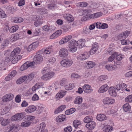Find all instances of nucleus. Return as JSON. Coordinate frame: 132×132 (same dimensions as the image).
<instances>
[{
    "instance_id": "obj_1",
    "label": "nucleus",
    "mask_w": 132,
    "mask_h": 132,
    "mask_svg": "<svg viewBox=\"0 0 132 132\" xmlns=\"http://www.w3.org/2000/svg\"><path fill=\"white\" fill-rule=\"evenodd\" d=\"M25 114V112L17 113L12 116L11 119L13 121H20L24 117Z\"/></svg>"
},
{
    "instance_id": "obj_2",
    "label": "nucleus",
    "mask_w": 132,
    "mask_h": 132,
    "mask_svg": "<svg viewBox=\"0 0 132 132\" xmlns=\"http://www.w3.org/2000/svg\"><path fill=\"white\" fill-rule=\"evenodd\" d=\"M68 50L71 52H74L77 50L76 45L75 44V40H71L68 43Z\"/></svg>"
},
{
    "instance_id": "obj_3",
    "label": "nucleus",
    "mask_w": 132,
    "mask_h": 132,
    "mask_svg": "<svg viewBox=\"0 0 132 132\" xmlns=\"http://www.w3.org/2000/svg\"><path fill=\"white\" fill-rule=\"evenodd\" d=\"M55 73L53 72H49L44 74L41 77V78L44 80H50L54 76Z\"/></svg>"
},
{
    "instance_id": "obj_4",
    "label": "nucleus",
    "mask_w": 132,
    "mask_h": 132,
    "mask_svg": "<svg viewBox=\"0 0 132 132\" xmlns=\"http://www.w3.org/2000/svg\"><path fill=\"white\" fill-rule=\"evenodd\" d=\"M14 95L10 93L6 94L2 97V101L4 102L10 101L13 98Z\"/></svg>"
},
{
    "instance_id": "obj_5",
    "label": "nucleus",
    "mask_w": 132,
    "mask_h": 132,
    "mask_svg": "<svg viewBox=\"0 0 132 132\" xmlns=\"http://www.w3.org/2000/svg\"><path fill=\"white\" fill-rule=\"evenodd\" d=\"M43 60V58L42 56L40 54H38L35 55L33 59V62L36 64L40 63Z\"/></svg>"
},
{
    "instance_id": "obj_6",
    "label": "nucleus",
    "mask_w": 132,
    "mask_h": 132,
    "mask_svg": "<svg viewBox=\"0 0 132 132\" xmlns=\"http://www.w3.org/2000/svg\"><path fill=\"white\" fill-rule=\"evenodd\" d=\"M89 56V52H85L84 53L79 55L78 59L80 60H84L87 59Z\"/></svg>"
},
{
    "instance_id": "obj_7",
    "label": "nucleus",
    "mask_w": 132,
    "mask_h": 132,
    "mask_svg": "<svg viewBox=\"0 0 132 132\" xmlns=\"http://www.w3.org/2000/svg\"><path fill=\"white\" fill-rule=\"evenodd\" d=\"M115 100L113 98L109 97L105 98L103 100L104 104H111L114 103Z\"/></svg>"
},
{
    "instance_id": "obj_8",
    "label": "nucleus",
    "mask_w": 132,
    "mask_h": 132,
    "mask_svg": "<svg viewBox=\"0 0 132 132\" xmlns=\"http://www.w3.org/2000/svg\"><path fill=\"white\" fill-rule=\"evenodd\" d=\"M68 55V50L65 48L61 49L59 51V55L61 57H66Z\"/></svg>"
},
{
    "instance_id": "obj_9",
    "label": "nucleus",
    "mask_w": 132,
    "mask_h": 132,
    "mask_svg": "<svg viewBox=\"0 0 132 132\" xmlns=\"http://www.w3.org/2000/svg\"><path fill=\"white\" fill-rule=\"evenodd\" d=\"M98 48V43H95L93 44L92 48L89 51L90 54H93L96 51Z\"/></svg>"
},
{
    "instance_id": "obj_10",
    "label": "nucleus",
    "mask_w": 132,
    "mask_h": 132,
    "mask_svg": "<svg viewBox=\"0 0 132 132\" xmlns=\"http://www.w3.org/2000/svg\"><path fill=\"white\" fill-rule=\"evenodd\" d=\"M130 32L128 31H126L119 35L118 36V39L119 40H121L125 39L129 34Z\"/></svg>"
},
{
    "instance_id": "obj_11",
    "label": "nucleus",
    "mask_w": 132,
    "mask_h": 132,
    "mask_svg": "<svg viewBox=\"0 0 132 132\" xmlns=\"http://www.w3.org/2000/svg\"><path fill=\"white\" fill-rule=\"evenodd\" d=\"M84 91L86 93H91L93 89L91 88L90 85L87 84H85L82 86Z\"/></svg>"
},
{
    "instance_id": "obj_12",
    "label": "nucleus",
    "mask_w": 132,
    "mask_h": 132,
    "mask_svg": "<svg viewBox=\"0 0 132 132\" xmlns=\"http://www.w3.org/2000/svg\"><path fill=\"white\" fill-rule=\"evenodd\" d=\"M44 52L46 54H49L52 53L53 52L52 46H50L47 47L45 50H42L39 51L40 54H42V52Z\"/></svg>"
},
{
    "instance_id": "obj_13",
    "label": "nucleus",
    "mask_w": 132,
    "mask_h": 132,
    "mask_svg": "<svg viewBox=\"0 0 132 132\" xmlns=\"http://www.w3.org/2000/svg\"><path fill=\"white\" fill-rule=\"evenodd\" d=\"M38 45V42H36L32 43L28 47L27 50L29 51H31L36 48Z\"/></svg>"
},
{
    "instance_id": "obj_14",
    "label": "nucleus",
    "mask_w": 132,
    "mask_h": 132,
    "mask_svg": "<svg viewBox=\"0 0 132 132\" xmlns=\"http://www.w3.org/2000/svg\"><path fill=\"white\" fill-rule=\"evenodd\" d=\"M19 125H18L11 124L10 127L9 131H12V132H16L19 130L18 127Z\"/></svg>"
},
{
    "instance_id": "obj_15",
    "label": "nucleus",
    "mask_w": 132,
    "mask_h": 132,
    "mask_svg": "<svg viewBox=\"0 0 132 132\" xmlns=\"http://www.w3.org/2000/svg\"><path fill=\"white\" fill-rule=\"evenodd\" d=\"M115 90V88L113 87H111L109 89V94L113 97H115L117 95V94Z\"/></svg>"
},
{
    "instance_id": "obj_16",
    "label": "nucleus",
    "mask_w": 132,
    "mask_h": 132,
    "mask_svg": "<svg viewBox=\"0 0 132 132\" xmlns=\"http://www.w3.org/2000/svg\"><path fill=\"white\" fill-rule=\"evenodd\" d=\"M55 29V27L54 26H51L48 27L47 25H45L43 26L42 29L44 31L49 32H52Z\"/></svg>"
},
{
    "instance_id": "obj_17",
    "label": "nucleus",
    "mask_w": 132,
    "mask_h": 132,
    "mask_svg": "<svg viewBox=\"0 0 132 132\" xmlns=\"http://www.w3.org/2000/svg\"><path fill=\"white\" fill-rule=\"evenodd\" d=\"M21 51V49L20 48L17 47L15 48L11 53V56L14 57V56L20 53Z\"/></svg>"
},
{
    "instance_id": "obj_18",
    "label": "nucleus",
    "mask_w": 132,
    "mask_h": 132,
    "mask_svg": "<svg viewBox=\"0 0 132 132\" xmlns=\"http://www.w3.org/2000/svg\"><path fill=\"white\" fill-rule=\"evenodd\" d=\"M72 37V36L71 35H69L66 36L64 38L62 39L59 42V44L61 45L65 44L71 39Z\"/></svg>"
},
{
    "instance_id": "obj_19",
    "label": "nucleus",
    "mask_w": 132,
    "mask_h": 132,
    "mask_svg": "<svg viewBox=\"0 0 132 132\" xmlns=\"http://www.w3.org/2000/svg\"><path fill=\"white\" fill-rule=\"evenodd\" d=\"M109 88L108 85L106 84L101 86L98 90V92L100 93H103L107 90Z\"/></svg>"
},
{
    "instance_id": "obj_20",
    "label": "nucleus",
    "mask_w": 132,
    "mask_h": 132,
    "mask_svg": "<svg viewBox=\"0 0 132 132\" xmlns=\"http://www.w3.org/2000/svg\"><path fill=\"white\" fill-rule=\"evenodd\" d=\"M61 33V30H58L53 33L50 37V38L51 39H53L59 36Z\"/></svg>"
},
{
    "instance_id": "obj_21",
    "label": "nucleus",
    "mask_w": 132,
    "mask_h": 132,
    "mask_svg": "<svg viewBox=\"0 0 132 132\" xmlns=\"http://www.w3.org/2000/svg\"><path fill=\"white\" fill-rule=\"evenodd\" d=\"M86 127L88 129L92 130L93 129L95 126V123L93 121H91L86 125Z\"/></svg>"
},
{
    "instance_id": "obj_22",
    "label": "nucleus",
    "mask_w": 132,
    "mask_h": 132,
    "mask_svg": "<svg viewBox=\"0 0 132 132\" xmlns=\"http://www.w3.org/2000/svg\"><path fill=\"white\" fill-rule=\"evenodd\" d=\"M64 17L67 21L69 22H72L74 20L73 17L70 14H64Z\"/></svg>"
},
{
    "instance_id": "obj_23",
    "label": "nucleus",
    "mask_w": 132,
    "mask_h": 132,
    "mask_svg": "<svg viewBox=\"0 0 132 132\" xmlns=\"http://www.w3.org/2000/svg\"><path fill=\"white\" fill-rule=\"evenodd\" d=\"M106 116L103 114H98L96 117L97 120L101 121L106 120Z\"/></svg>"
},
{
    "instance_id": "obj_24",
    "label": "nucleus",
    "mask_w": 132,
    "mask_h": 132,
    "mask_svg": "<svg viewBox=\"0 0 132 132\" xmlns=\"http://www.w3.org/2000/svg\"><path fill=\"white\" fill-rule=\"evenodd\" d=\"M102 15V13L100 12H98L91 14L89 15V17L91 19H95L98 18L101 16Z\"/></svg>"
},
{
    "instance_id": "obj_25",
    "label": "nucleus",
    "mask_w": 132,
    "mask_h": 132,
    "mask_svg": "<svg viewBox=\"0 0 132 132\" xmlns=\"http://www.w3.org/2000/svg\"><path fill=\"white\" fill-rule=\"evenodd\" d=\"M66 91L61 90L60 92L57 93L55 97L57 100L62 98L66 94Z\"/></svg>"
},
{
    "instance_id": "obj_26",
    "label": "nucleus",
    "mask_w": 132,
    "mask_h": 132,
    "mask_svg": "<svg viewBox=\"0 0 132 132\" xmlns=\"http://www.w3.org/2000/svg\"><path fill=\"white\" fill-rule=\"evenodd\" d=\"M66 118L64 115L62 114L57 116L56 118V120L57 122H60L63 121Z\"/></svg>"
},
{
    "instance_id": "obj_27",
    "label": "nucleus",
    "mask_w": 132,
    "mask_h": 132,
    "mask_svg": "<svg viewBox=\"0 0 132 132\" xmlns=\"http://www.w3.org/2000/svg\"><path fill=\"white\" fill-rule=\"evenodd\" d=\"M36 110V107L34 105L30 106L26 109V112L29 113H31L34 111Z\"/></svg>"
},
{
    "instance_id": "obj_28",
    "label": "nucleus",
    "mask_w": 132,
    "mask_h": 132,
    "mask_svg": "<svg viewBox=\"0 0 132 132\" xmlns=\"http://www.w3.org/2000/svg\"><path fill=\"white\" fill-rule=\"evenodd\" d=\"M75 44L77 46L80 48H82L85 45V42L84 41L82 40H79L77 42L75 41Z\"/></svg>"
},
{
    "instance_id": "obj_29",
    "label": "nucleus",
    "mask_w": 132,
    "mask_h": 132,
    "mask_svg": "<svg viewBox=\"0 0 132 132\" xmlns=\"http://www.w3.org/2000/svg\"><path fill=\"white\" fill-rule=\"evenodd\" d=\"M113 129V127L109 125L104 126L102 129L105 132H111Z\"/></svg>"
},
{
    "instance_id": "obj_30",
    "label": "nucleus",
    "mask_w": 132,
    "mask_h": 132,
    "mask_svg": "<svg viewBox=\"0 0 132 132\" xmlns=\"http://www.w3.org/2000/svg\"><path fill=\"white\" fill-rule=\"evenodd\" d=\"M95 65V63L93 61H87L86 62V66L87 68L93 67Z\"/></svg>"
},
{
    "instance_id": "obj_31",
    "label": "nucleus",
    "mask_w": 132,
    "mask_h": 132,
    "mask_svg": "<svg viewBox=\"0 0 132 132\" xmlns=\"http://www.w3.org/2000/svg\"><path fill=\"white\" fill-rule=\"evenodd\" d=\"M27 76H24L20 77L16 81L18 84H20L23 82L26 79Z\"/></svg>"
},
{
    "instance_id": "obj_32",
    "label": "nucleus",
    "mask_w": 132,
    "mask_h": 132,
    "mask_svg": "<svg viewBox=\"0 0 132 132\" xmlns=\"http://www.w3.org/2000/svg\"><path fill=\"white\" fill-rule=\"evenodd\" d=\"M66 108L65 105H62L59 106L54 112L55 113L57 114L64 110Z\"/></svg>"
},
{
    "instance_id": "obj_33",
    "label": "nucleus",
    "mask_w": 132,
    "mask_h": 132,
    "mask_svg": "<svg viewBox=\"0 0 132 132\" xmlns=\"http://www.w3.org/2000/svg\"><path fill=\"white\" fill-rule=\"evenodd\" d=\"M35 74L33 73H31L29 74L27 76L26 81L27 82H29L32 80L34 78Z\"/></svg>"
},
{
    "instance_id": "obj_34",
    "label": "nucleus",
    "mask_w": 132,
    "mask_h": 132,
    "mask_svg": "<svg viewBox=\"0 0 132 132\" xmlns=\"http://www.w3.org/2000/svg\"><path fill=\"white\" fill-rule=\"evenodd\" d=\"M22 58L21 56L20 55H16L15 58L12 60V62L13 64H15L17 63L18 61L19 60Z\"/></svg>"
},
{
    "instance_id": "obj_35",
    "label": "nucleus",
    "mask_w": 132,
    "mask_h": 132,
    "mask_svg": "<svg viewBox=\"0 0 132 132\" xmlns=\"http://www.w3.org/2000/svg\"><path fill=\"white\" fill-rule=\"evenodd\" d=\"M82 100L81 97L78 96L75 99L74 103L76 104H80L82 102Z\"/></svg>"
},
{
    "instance_id": "obj_36",
    "label": "nucleus",
    "mask_w": 132,
    "mask_h": 132,
    "mask_svg": "<svg viewBox=\"0 0 132 132\" xmlns=\"http://www.w3.org/2000/svg\"><path fill=\"white\" fill-rule=\"evenodd\" d=\"M93 119V117L90 116H86L84 119V121L85 123H88L89 122L92 121Z\"/></svg>"
},
{
    "instance_id": "obj_37",
    "label": "nucleus",
    "mask_w": 132,
    "mask_h": 132,
    "mask_svg": "<svg viewBox=\"0 0 132 132\" xmlns=\"http://www.w3.org/2000/svg\"><path fill=\"white\" fill-rule=\"evenodd\" d=\"M117 55V53L116 52L113 53L108 58V61L109 62H111L113 61L114 60L115 57Z\"/></svg>"
},
{
    "instance_id": "obj_38",
    "label": "nucleus",
    "mask_w": 132,
    "mask_h": 132,
    "mask_svg": "<svg viewBox=\"0 0 132 132\" xmlns=\"http://www.w3.org/2000/svg\"><path fill=\"white\" fill-rule=\"evenodd\" d=\"M0 122H1V125L3 126H4L7 125L9 123V121L7 119L3 120V119L0 118Z\"/></svg>"
},
{
    "instance_id": "obj_39",
    "label": "nucleus",
    "mask_w": 132,
    "mask_h": 132,
    "mask_svg": "<svg viewBox=\"0 0 132 132\" xmlns=\"http://www.w3.org/2000/svg\"><path fill=\"white\" fill-rule=\"evenodd\" d=\"M81 124L80 121L77 120H75L73 122V125L75 128H77Z\"/></svg>"
},
{
    "instance_id": "obj_40",
    "label": "nucleus",
    "mask_w": 132,
    "mask_h": 132,
    "mask_svg": "<svg viewBox=\"0 0 132 132\" xmlns=\"http://www.w3.org/2000/svg\"><path fill=\"white\" fill-rule=\"evenodd\" d=\"M123 110L126 112L129 111L130 110V107L128 103L125 104L123 106Z\"/></svg>"
},
{
    "instance_id": "obj_41",
    "label": "nucleus",
    "mask_w": 132,
    "mask_h": 132,
    "mask_svg": "<svg viewBox=\"0 0 132 132\" xmlns=\"http://www.w3.org/2000/svg\"><path fill=\"white\" fill-rule=\"evenodd\" d=\"M19 37V35L16 34L12 35L11 39L12 41L13 42L16 41L17 39H18Z\"/></svg>"
},
{
    "instance_id": "obj_42",
    "label": "nucleus",
    "mask_w": 132,
    "mask_h": 132,
    "mask_svg": "<svg viewBox=\"0 0 132 132\" xmlns=\"http://www.w3.org/2000/svg\"><path fill=\"white\" fill-rule=\"evenodd\" d=\"M9 41L7 40H4L1 45V47L3 48L6 47L9 44Z\"/></svg>"
},
{
    "instance_id": "obj_43",
    "label": "nucleus",
    "mask_w": 132,
    "mask_h": 132,
    "mask_svg": "<svg viewBox=\"0 0 132 132\" xmlns=\"http://www.w3.org/2000/svg\"><path fill=\"white\" fill-rule=\"evenodd\" d=\"M43 22L41 19H39L35 21L34 24L36 27H37L41 25Z\"/></svg>"
},
{
    "instance_id": "obj_44",
    "label": "nucleus",
    "mask_w": 132,
    "mask_h": 132,
    "mask_svg": "<svg viewBox=\"0 0 132 132\" xmlns=\"http://www.w3.org/2000/svg\"><path fill=\"white\" fill-rule=\"evenodd\" d=\"M31 124L30 122L29 121H25L21 123V126L23 127H28Z\"/></svg>"
},
{
    "instance_id": "obj_45",
    "label": "nucleus",
    "mask_w": 132,
    "mask_h": 132,
    "mask_svg": "<svg viewBox=\"0 0 132 132\" xmlns=\"http://www.w3.org/2000/svg\"><path fill=\"white\" fill-rule=\"evenodd\" d=\"M19 27L17 25L13 26L11 27L9 31L11 32H14L18 29Z\"/></svg>"
},
{
    "instance_id": "obj_46",
    "label": "nucleus",
    "mask_w": 132,
    "mask_h": 132,
    "mask_svg": "<svg viewBox=\"0 0 132 132\" xmlns=\"http://www.w3.org/2000/svg\"><path fill=\"white\" fill-rule=\"evenodd\" d=\"M88 5L87 3L85 2H82L78 3L77 5L79 7H85Z\"/></svg>"
},
{
    "instance_id": "obj_47",
    "label": "nucleus",
    "mask_w": 132,
    "mask_h": 132,
    "mask_svg": "<svg viewBox=\"0 0 132 132\" xmlns=\"http://www.w3.org/2000/svg\"><path fill=\"white\" fill-rule=\"evenodd\" d=\"M68 81L67 79L65 78H63L61 81L60 84L62 86H65L67 84Z\"/></svg>"
},
{
    "instance_id": "obj_48",
    "label": "nucleus",
    "mask_w": 132,
    "mask_h": 132,
    "mask_svg": "<svg viewBox=\"0 0 132 132\" xmlns=\"http://www.w3.org/2000/svg\"><path fill=\"white\" fill-rule=\"evenodd\" d=\"M6 15L5 12L2 9H0V18H3L6 17Z\"/></svg>"
},
{
    "instance_id": "obj_49",
    "label": "nucleus",
    "mask_w": 132,
    "mask_h": 132,
    "mask_svg": "<svg viewBox=\"0 0 132 132\" xmlns=\"http://www.w3.org/2000/svg\"><path fill=\"white\" fill-rule=\"evenodd\" d=\"M67 59H63L60 62V64L61 66L67 68Z\"/></svg>"
},
{
    "instance_id": "obj_50",
    "label": "nucleus",
    "mask_w": 132,
    "mask_h": 132,
    "mask_svg": "<svg viewBox=\"0 0 132 132\" xmlns=\"http://www.w3.org/2000/svg\"><path fill=\"white\" fill-rule=\"evenodd\" d=\"M14 21L15 23L21 22L23 21V19L20 17H16L15 18Z\"/></svg>"
},
{
    "instance_id": "obj_51",
    "label": "nucleus",
    "mask_w": 132,
    "mask_h": 132,
    "mask_svg": "<svg viewBox=\"0 0 132 132\" xmlns=\"http://www.w3.org/2000/svg\"><path fill=\"white\" fill-rule=\"evenodd\" d=\"M28 68V66L26 62L22 65L20 68V70L21 71H23L27 69Z\"/></svg>"
},
{
    "instance_id": "obj_52",
    "label": "nucleus",
    "mask_w": 132,
    "mask_h": 132,
    "mask_svg": "<svg viewBox=\"0 0 132 132\" xmlns=\"http://www.w3.org/2000/svg\"><path fill=\"white\" fill-rule=\"evenodd\" d=\"M126 102H132V95L127 96L125 100Z\"/></svg>"
},
{
    "instance_id": "obj_53",
    "label": "nucleus",
    "mask_w": 132,
    "mask_h": 132,
    "mask_svg": "<svg viewBox=\"0 0 132 132\" xmlns=\"http://www.w3.org/2000/svg\"><path fill=\"white\" fill-rule=\"evenodd\" d=\"M8 10L9 12L11 13H13V12L16 11V9H15L14 7L12 6H10L8 7Z\"/></svg>"
},
{
    "instance_id": "obj_54",
    "label": "nucleus",
    "mask_w": 132,
    "mask_h": 132,
    "mask_svg": "<svg viewBox=\"0 0 132 132\" xmlns=\"http://www.w3.org/2000/svg\"><path fill=\"white\" fill-rule=\"evenodd\" d=\"M64 87L66 90H70L72 88V85L71 84H66Z\"/></svg>"
},
{
    "instance_id": "obj_55",
    "label": "nucleus",
    "mask_w": 132,
    "mask_h": 132,
    "mask_svg": "<svg viewBox=\"0 0 132 132\" xmlns=\"http://www.w3.org/2000/svg\"><path fill=\"white\" fill-rule=\"evenodd\" d=\"M107 78V76L106 75H102L98 77L100 81H102L106 79Z\"/></svg>"
},
{
    "instance_id": "obj_56",
    "label": "nucleus",
    "mask_w": 132,
    "mask_h": 132,
    "mask_svg": "<svg viewBox=\"0 0 132 132\" xmlns=\"http://www.w3.org/2000/svg\"><path fill=\"white\" fill-rule=\"evenodd\" d=\"M67 67H68L71 66L73 63V61L71 60L67 59Z\"/></svg>"
},
{
    "instance_id": "obj_57",
    "label": "nucleus",
    "mask_w": 132,
    "mask_h": 132,
    "mask_svg": "<svg viewBox=\"0 0 132 132\" xmlns=\"http://www.w3.org/2000/svg\"><path fill=\"white\" fill-rule=\"evenodd\" d=\"M95 26L97 28L101 29V23L100 22H98L94 23Z\"/></svg>"
},
{
    "instance_id": "obj_58",
    "label": "nucleus",
    "mask_w": 132,
    "mask_h": 132,
    "mask_svg": "<svg viewBox=\"0 0 132 132\" xmlns=\"http://www.w3.org/2000/svg\"><path fill=\"white\" fill-rule=\"evenodd\" d=\"M120 40L121 41V43L122 45L128 44L129 43V41L128 40H126L125 39Z\"/></svg>"
},
{
    "instance_id": "obj_59",
    "label": "nucleus",
    "mask_w": 132,
    "mask_h": 132,
    "mask_svg": "<svg viewBox=\"0 0 132 132\" xmlns=\"http://www.w3.org/2000/svg\"><path fill=\"white\" fill-rule=\"evenodd\" d=\"M21 96L20 95H17L15 98V102L18 103H19L21 102Z\"/></svg>"
},
{
    "instance_id": "obj_60",
    "label": "nucleus",
    "mask_w": 132,
    "mask_h": 132,
    "mask_svg": "<svg viewBox=\"0 0 132 132\" xmlns=\"http://www.w3.org/2000/svg\"><path fill=\"white\" fill-rule=\"evenodd\" d=\"M64 130L65 132H71L72 130V128L71 126H69L64 128Z\"/></svg>"
},
{
    "instance_id": "obj_61",
    "label": "nucleus",
    "mask_w": 132,
    "mask_h": 132,
    "mask_svg": "<svg viewBox=\"0 0 132 132\" xmlns=\"http://www.w3.org/2000/svg\"><path fill=\"white\" fill-rule=\"evenodd\" d=\"M71 28V27L70 26L68 25L66 26H64L63 27V29L64 31L65 32L67 31L69 29H70Z\"/></svg>"
},
{
    "instance_id": "obj_62",
    "label": "nucleus",
    "mask_w": 132,
    "mask_h": 132,
    "mask_svg": "<svg viewBox=\"0 0 132 132\" xmlns=\"http://www.w3.org/2000/svg\"><path fill=\"white\" fill-rule=\"evenodd\" d=\"M55 59L54 57L51 58L48 60V63L49 64L54 63L55 61Z\"/></svg>"
},
{
    "instance_id": "obj_63",
    "label": "nucleus",
    "mask_w": 132,
    "mask_h": 132,
    "mask_svg": "<svg viewBox=\"0 0 132 132\" xmlns=\"http://www.w3.org/2000/svg\"><path fill=\"white\" fill-rule=\"evenodd\" d=\"M91 31L90 30L87 28H86L83 30V33L84 34H89L90 32Z\"/></svg>"
},
{
    "instance_id": "obj_64",
    "label": "nucleus",
    "mask_w": 132,
    "mask_h": 132,
    "mask_svg": "<svg viewBox=\"0 0 132 132\" xmlns=\"http://www.w3.org/2000/svg\"><path fill=\"white\" fill-rule=\"evenodd\" d=\"M46 10L44 9H40L38 10L39 13L41 14H45Z\"/></svg>"
}]
</instances>
